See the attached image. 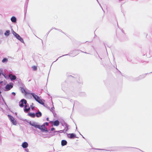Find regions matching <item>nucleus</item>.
Masks as SVG:
<instances>
[{
    "label": "nucleus",
    "mask_w": 152,
    "mask_h": 152,
    "mask_svg": "<svg viewBox=\"0 0 152 152\" xmlns=\"http://www.w3.org/2000/svg\"><path fill=\"white\" fill-rule=\"evenodd\" d=\"M30 94L34 97L35 99L38 103L42 104H44V102L38 96L33 93H31Z\"/></svg>",
    "instance_id": "f257e3e1"
},
{
    "label": "nucleus",
    "mask_w": 152,
    "mask_h": 152,
    "mask_svg": "<svg viewBox=\"0 0 152 152\" xmlns=\"http://www.w3.org/2000/svg\"><path fill=\"white\" fill-rule=\"evenodd\" d=\"M37 128L40 129L42 132H48V130L47 129V128L45 127V124H43L42 126H40L39 125V126H37Z\"/></svg>",
    "instance_id": "f03ea898"
},
{
    "label": "nucleus",
    "mask_w": 152,
    "mask_h": 152,
    "mask_svg": "<svg viewBox=\"0 0 152 152\" xmlns=\"http://www.w3.org/2000/svg\"><path fill=\"white\" fill-rule=\"evenodd\" d=\"M8 116L10 118V119L12 124L14 125H16L17 124L16 121L13 117L10 115H8Z\"/></svg>",
    "instance_id": "7ed1b4c3"
},
{
    "label": "nucleus",
    "mask_w": 152,
    "mask_h": 152,
    "mask_svg": "<svg viewBox=\"0 0 152 152\" xmlns=\"http://www.w3.org/2000/svg\"><path fill=\"white\" fill-rule=\"evenodd\" d=\"M13 87V85L12 83H10V84H7L6 85L5 87V88L7 91L10 90Z\"/></svg>",
    "instance_id": "20e7f679"
},
{
    "label": "nucleus",
    "mask_w": 152,
    "mask_h": 152,
    "mask_svg": "<svg viewBox=\"0 0 152 152\" xmlns=\"http://www.w3.org/2000/svg\"><path fill=\"white\" fill-rule=\"evenodd\" d=\"M20 102H21V103L19 104V106L20 107H23L24 106L23 105V103H24L25 104H26L27 103V101L26 100L23 99H22L21 101Z\"/></svg>",
    "instance_id": "39448f33"
},
{
    "label": "nucleus",
    "mask_w": 152,
    "mask_h": 152,
    "mask_svg": "<svg viewBox=\"0 0 152 152\" xmlns=\"http://www.w3.org/2000/svg\"><path fill=\"white\" fill-rule=\"evenodd\" d=\"M8 76L11 80H15L16 79L15 76V75H13L12 74H10Z\"/></svg>",
    "instance_id": "423d86ee"
},
{
    "label": "nucleus",
    "mask_w": 152,
    "mask_h": 152,
    "mask_svg": "<svg viewBox=\"0 0 152 152\" xmlns=\"http://www.w3.org/2000/svg\"><path fill=\"white\" fill-rule=\"evenodd\" d=\"M15 37L18 39L19 40L22 42L23 43L24 42L23 39L18 34Z\"/></svg>",
    "instance_id": "0eeeda50"
},
{
    "label": "nucleus",
    "mask_w": 152,
    "mask_h": 152,
    "mask_svg": "<svg viewBox=\"0 0 152 152\" xmlns=\"http://www.w3.org/2000/svg\"><path fill=\"white\" fill-rule=\"evenodd\" d=\"M29 124L32 126L35 127L36 128H37V126H39V125H37L35 122H31L30 121Z\"/></svg>",
    "instance_id": "6e6552de"
},
{
    "label": "nucleus",
    "mask_w": 152,
    "mask_h": 152,
    "mask_svg": "<svg viewBox=\"0 0 152 152\" xmlns=\"http://www.w3.org/2000/svg\"><path fill=\"white\" fill-rule=\"evenodd\" d=\"M69 138L71 139L74 138L75 137V135L73 133L69 134L67 135Z\"/></svg>",
    "instance_id": "1a4fd4ad"
},
{
    "label": "nucleus",
    "mask_w": 152,
    "mask_h": 152,
    "mask_svg": "<svg viewBox=\"0 0 152 152\" xmlns=\"http://www.w3.org/2000/svg\"><path fill=\"white\" fill-rule=\"evenodd\" d=\"M21 91L23 93H24L25 95H27L28 94H30V93L26 91V90L23 88H22L21 89Z\"/></svg>",
    "instance_id": "9d476101"
},
{
    "label": "nucleus",
    "mask_w": 152,
    "mask_h": 152,
    "mask_svg": "<svg viewBox=\"0 0 152 152\" xmlns=\"http://www.w3.org/2000/svg\"><path fill=\"white\" fill-rule=\"evenodd\" d=\"M28 144L27 142H24L23 143L22 145V147L24 148H26L28 147Z\"/></svg>",
    "instance_id": "9b49d317"
},
{
    "label": "nucleus",
    "mask_w": 152,
    "mask_h": 152,
    "mask_svg": "<svg viewBox=\"0 0 152 152\" xmlns=\"http://www.w3.org/2000/svg\"><path fill=\"white\" fill-rule=\"evenodd\" d=\"M67 142L65 140H62L61 142V145L62 146H64L66 145Z\"/></svg>",
    "instance_id": "f8f14e48"
},
{
    "label": "nucleus",
    "mask_w": 152,
    "mask_h": 152,
    "mask_svg": "<svg viewBox=\"0 0 152 152\" xmlns=\"http://www.w3.org/2000/svg\"><path fill=\"white\" fill-rule=\"evenodd\" d=\"M59 123L58 121L56 120L53 122V125L54 126H57L59 125Z\"/></svg>",
    "instance_id": "ddd939ff"
},
{
    "label": "nucleus",
    "mask_w": 152,
    "mask_h": 152,
    "mask_svg": "<svg viewBox=\"0 0 152 152\" xmlns=\"http://www.w3.org/2000/svg\"><path fill=\"white\" fill-rule=\"evenodd\" d=\"M11 20L12 22L14 23L16 21V18L14 16H13L11 18Z\"/></svg>",
    "instance_id": "4468645a"
},
{
    "label": "nucleus",
    "mask_w": 152,
    "mask_h": 152,
    "mask_svg": "<svg viewBox=\"0 0 152 152\" xmlns=\"http://www.w3.org/2000/svg\"><path fill=\"white\" fill-rule=\"evenodd\" d=\"M42 113L40 112L36 113V115L37 117H39L42 116Z\"/></svg>",
    "instance_id": "2eb2a0df"
},
{
    "label": "nucleus",
    "mask_w": 152,
    "mask_h": 152,
    "mask_svg": "<svg viewBox=\"0 0 152 152\" xmlns=\"http://www.w3.org/2000/svg\"><path fill=\"white\" fill-rule=\"evenodd\" d=\"M28 115L32 118H34L35 116V114L34 113H29L28 114Z\"/></svg>",
    "instance_id": "dca6fc26"
},
{
    "label": "nucleus",
    "mask_w": 152,
    "mask_h": 152,
    "mask_svg": "<svg viewBox=\"0 0 152 152\" xmlns=\"http://www.w3.org/2000/svg\"><path fill=\"white\" fill-rule=\"evenodd\" d=\"M10 30H7L4 33V34L6 36H9L10 34Z\"/></svg>",
    "instance_id": "f3484780"
},
{
    "label": "nucleus",
    "mask_w": 152,
    "mask_h": 152,
    "mask_svg": "<svg viewBox=\"0 0 152 152\" xmlns=\"http://www.w3.org/2000/svg\"><path fill=\"white\" fill-rule=\"evenodd\" d=\"M32 68L34 71H36L37 69V67L36 66H33L32 67Z\"/></svg>",
    "instance_id": "a211bd4d"
},
{
    "label": "nucleus",
    "mask_w": 152,
    "mask_h": 152,
    "mask_svg": "<svg viewBox=\"0 0 152 152\" xmlns=\"http://www.w3.org/2000/svg\"><path fill=\"white\" fill-rule=\"evenodd\" d=\"M8 61V59L7 58H4L2 60V62L4 63Z\"/></svg>",
    "instance_id": "6ab92c4d"
},
{
    "label": "nucleus",
    "mask_w": 152,
    "mask_h": 152,
    "mask_svg": "<svg viewBox=\"0 0 152 152\" xmlns=\"http://www.w3.org/2000/svg\"><path fill=\"white\" fill-rule=\"evenodd\" d=\"M30 109V107H29L28 108H25L24 110L25 112H27L29 111Z\"/></svg>",
    "instance_id": "aec40b11"
},
{
    "label": "nucleus",
    "mask_w": 152,
    "mask_h": 152,
    "mask_svg": "<svg viewBox=\"0 0 152 152\" xmlns=\"http://www.w3.org/2000/svg\"><path fill=\"white\" fill-rule=\"evenodd\" d=\"M32 110L34 109V104L32 103L30 106Z\"/></svg>",
    "instance_id": "412c9836"
},
{
    "label": "nucleus",
    "mask_w": 152,
    "mask_h": 152,
    "mask_svg": "<svg viewBox=\"0 0 152 152\" xmlns=\"http://www.w3.org/2000/svg\"><path fill=\"white\" fill-rule=\"evenodd\" d=\"M12 33H13V34L15 36L18 34L17 33H16L14 31H13Z\"/></svg>",
    "instance_id": "4be33fe9"
},
{
    "label": "nucleus",
    "mask_w": 152,
    "mask_h": 152,
    "mask_svg": "<svg viewBox=\"0 0 152 152\" xmlns=\"http://www.w3.org/2000/svg\"><path fill=\"white\" fill-rule=\"evenodd\" d=\"M44 124H45V125L46 124L47 126H48L49 124L48 122H46Z\"/></svg>",
    "instance_id": "5701e85b"
},
{
    "label": "nucleus",
    "mask_w": 152,
    "mask_h": 152,
    "mask_svg": "<svg viewBox=\"0 0 152 152\" xmlns=\"http://www.w3.org/2000/svg\"><path fill=\"white\" fill-rule=\"evenodd\" d=\"M55 129V128H52L51 129V131H53Z\"/></svg>",
    "instance_id": "b1692460"
},
{
    "label": "nucleus",
    "mask_w": 152,
    "mask_h": 152,
    "mask_svg": "<svg viewBox=\"0 0 152 152\" xmlns=\"http://www.w3.org/2000/svg\"><path fill=\"white\" fill-rule=\"evenodd\" d=\"M12 94L14 96L15 95V92H12Z\"/></svg>",
    "instance_id": "393cba45"
},
{
    "label": "nucleus",
    "mask_w": 152,
    "mask_h": 152,
    "mask_svg": "<svg viewBox=\"0 0 152 152\" xmlns=\"http://www.w3.org/2000/svg\"><path fill=\"white\" fill-rule=\"evenodd\" d=\"M27 107V104H25V108H26V107Z\"/></svg>",
    "instance_id": "a878e982"
},
{
    "label": "nucleus",
    "mask_w": 152,
    "mask_h": 152,
    "mask_svg": "<svg viewBox=\"0 0 152 152\" xmlns=\"http://www.w3.org/2000/svg\"><path fill=\"white\" fill-rule=\"evenodd\" d=\"M46 119H47V121H49V118H47Z\"/></svg>",
    "instance_id": "bb28decb"
},
{
    "label": "nucleus",
    "mask_w": 152,
    "mask_h": 152,
    "mask_svg": "<svg viewBox=\"0 0 152 152\" xmlns=\"http://www.w3.org/2000/svg\"><path fill=\"white\" fill-rule=\"evenodd\" d=\"M3 83V81H0V84L2 83Z\"/></svg>",
    "instance_id": "cd10ccee"
},
{
    "label": "nucleus",
    "mask_w": 152,
    "mask_h": 152,
    "mask_svg": "<svg viewBox=\"0 0 152 152\" xmlns=\"http://www.w3.org/2000/svg\"><path fill=\"white\" fill-rule=\"evenodd\" d=\"M1 73L0 72V76H1Z\"/></svg>",
    "instance_id": "c85d7f7f"
},
{
    "label": "nucleus",
    "mask_w": 152,
    "mask_h": 152,
    "mask_svg": "<svg viewBox=\"0 0 152 152\" xmlns=\"http://www.w3.org/2000/svg\"><path fill=\"white\" fill-rule=\"evenodd\" d=\"M1 92L0 91V94H1Z\"/></svg>",
    "instance_id": "c756f323"
}]
</instances>
